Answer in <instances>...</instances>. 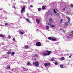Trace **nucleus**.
I'll use <instances>...</instances> for the list:
<instances>
[{
	"mask_svg": "<svg viewBox=\"0 0 73 73\" xmlns=\"http://www.w3.org/2000/svg\"><path fill=\"white\" fill-rule=\"evenodd\" d=\"M48 39L50 40H51L52 41H57L59 40V39H57V38L54 37H49Z\"/></svg>",
	"mask_w": 73,
	"mask_h": 73,
	"instance_id": "obj_1",
	"label": "nucleus"
},
{
	"mask_svg": "<svg viewBox=\"0 0 73 73\" xmlns=\"http://www.w3.org/2000/svg\"><path fill=\"white\" fill-rule=\"evenodd\" d=\"M46 52H47L48 53H46V52H43L42 53L43 55H44V56H46L50 55L51 53H52V51H50L46 50Z\"/></svg>",
	"mask_w": 73,
	"mask_h": 73,
	"instance_id": "obj_2",
	"label": "nucleus"
},
{
	"mask_svg": "<svg viewBox=\"0 0 73 73\" xmlns=\"http://www.w3.org/2000/svg\"><path fill=\"white\" fill-rule=\"evenodd\" d=\"M25 6H24L23 7V8L21 10V13H24L25 12Z\"/></svg>",
	"mask_w": 73,
	"mask_h": 73,
	"instance_id": "obj_3",
	"label": "nucleus"
},
{
	"mask_svg": "<svg viewBox=\"0 0 73 73\" xmlns=\"http://www.w3.org/2000/svg\"><path fill=\"white\" fill-rule=\"evenodd\" d=\"M33 64H34V65H35V66H38L39 65L38 62L37 61L35 62H33Z\"/></svg>",
	"mask_w": 73,
	"mask_h": 73,
	"instance_id": "obj_4",
	"label": "nucleus"
},
{
	"mask_svg": "<svg viewBox=\"0 0 73 73\" xmlns=\"http://www.w3.org/2000/svg\"><path fill=\"white\" fill-rule=\"evenodd\" d=\"M9 57V55H5L2 56V58H7Z\"/></svg>",
	"mask_w": 73,
	"mask_h": 73,
	"instance_id": "obj_5",
	"label": "nucleus"
},
{
	"mask_svg": "<svg viewBox=\"0 0 73 73\" xmlns=\"http://www.w3.org/2000/svg\"><path fill=\"white\" fill-rule=\"evenodd\" d=\"M19 33L20 35H24V33H25V32L23 30H21V31H19Z\"/></svg>",
	"mask_w": 73,
	"mask_h": 73,
	"instance_id": "obj_6",
	"label": "nucleus"
},
{
	"mask_svg": "<svg viewBox=\"0 0 73 73\" xmlns=\"http://www.w3.org/2000/svg\"><path fill=\"white\" fill-rule=\"evenodd\" d=\"M36 45L37 46H41V42H38L36 43Z\"/></svg>",
	"mask_w": 73,
	"mask_h": 73,
	"instance_id": "obj_7",
	"label": "nucleus"
},
{
	"mask_svg": "<svg viewBox=\"0 0 73 73\" xmlns=\"http://www.w3.org/2000/svg\"><path fill=\"white\" fill-rule=\"evenodd\" d=\"M23 48L24 49H29V46L27 45H25Z\"/></svg>",
	"mask_w": 73,
	"mask_h": 73,
	"instance_id": "obj_8",
	"label": "nucleus"
},
{
	"mask_svg": "<svg viewBox=\"0 0 73 73\" xmlns=\"http://www.w3.org/2000/svg\"><path fill=\"white\" fill-rule=\"evenodd\" d=\"M44 66L46 67L48 65H50V63H46L44 64Z\"/></svg>",
	"mask_w": 73,
	"mask_h": 73,
	"instance_id": "obj_9",
	"label": "nucleus"
},
{
	"mask_svg": "<svg viewBox=\"0 0 73 73\" xmlns=\"http://www.w3.org/2000/svg\"><path fill=\"white\" fill-rule=\"evenodd\" d=\"M54 13H55L56 14V15H57V16H58V15H59V14L57 13V12H56V10L54 9Z\"/></svg>",
	"mask_w": 73,
	"mask_h": 73,
	"instance_id": "obj_10",
	"label": "nucleus"
},
{
	"mask_svg": "<svg viewBox=\"0 0 73 73\" xmlns=\"http://www.w3.org/2000/svg\"><path fill=\"white\" fill-rule=\"evenodd\" d=\"M66 18L67 19H68V23L69 24H70V18L69 17H66Z\"/></svg>",
	"mask_w": 73,
	"mask_h": 73,
	"instance_id": "obj_11",
	"label": "nucleus"
},
{
	"mask_svg": "<svg viewBox=\"0 0 73 73\" xmlns=\"http://www.w3.org/2000/svg\"><path fill=\"white\" fill-rule=\"evenodd\" d=\"M68 9V7H67V6H65L64 8L63 9V11H65V9Z\"/></svg>",
	"mask_w": 73,
	"mask_h": 73,
	"instance_id": "obj_12",
	"label": "nucleus"
},
{
	"mask_svg": "<svg viewBox=\"0 0 73 73\" xmlns=\"http://www.w3.org/2000/svg\"><path fill=\"white\" fill-rule=\"evenodd\" d=\"M5 36H6L5 35H3V34H0V37H5Z\"/></svg>",
	"mask_w": 73,
	"mask_h": 73,
	"instance_id": "obj_13",
	"label": "nucleus"
},
{
	"mask_svg": "<svg viewBox=\"0 0 73 73\" xmlns=\"http://www.w3.org/2000/svg\"><path fill=\"white\" fill-rule=\"evenodd\" d=\"M22 68L23 69V70H24V71H27V70H28V69H26L24 67H23Z\"/></svg>",
	"mask_w": 73,
	"mask_h": 73,
	"instance_id": "obj_14",
	"label": "nucleus"
},
{
	"mask_svg": "<svg viewBox=\"0 0 73 73\" xmlns=\"http://www.w3.org/2000/svg\"><path fill=\"white\" fill-rule=\"evenodd\" d=\"M6 69H7V70L11 69V67H10V66H9L7 67L6 68Z\"/></svg>",
	"mask_w": 73,
	"mask_h": 73,
	"instance_id": "obj_15",
	"label": "nucleus"
},
{
	"mask_svg": "<svg viewBox=\"0 0 73 73\" xmlns=\"http://www.w3.org/2000/svg\"><path fill=\"white\" fill-rule=\"evenodd\" d=\"M49 21L50 23H52V19L51 18H50Z\"/></svg>",
	"mask_w": 73,
	"mask_h": 73,
	"instance_id": "obj_16",
	"label": "nucleus"
},
{
	"mask_svg": "<svg viewBox=\"0 0 73 73\" xmlns=\"http://www.w3.org/2000/svg\"><path fill=\"white\" fill-rule=\"evenodd\" d=\"M3 13H4L5 15H6V14H7V13H8V12H6L4 10H3Z\"/></svg>",
	"mask_w": 73,
	"mask_h": 73,
	"instance_id": "obj_17",
	"label": "nucleus"
},
{
	"mask_svg": "<svg viewBox=\"0 0 73 73\" xmlns=\"http://www.w3.org/2000/svg\"><path fill=\"white\" fill-rule=\"evenodd\" d=\"M0 19H3V20H4V19H5V20H7V17H5V18H1V17H0Z\"/></svg>",
	"mask_w": 73,
	"mask_h": 73,
	"instance_id": "obj_18",
	"label": "nucleus"
},
{
	"mask_svg": "<svg viewBox=\"0 0 73 73\" xmlns=\"http://www.w3.org/2000/svg\"><path fill=\"white\" fill-rule=\"evenodd\" d=\"M36 21L37 23L38 24L40 23V20H38V19H36Z\"/></svg>",
	"mask_w": 73,
	"mask_h": 73,
	"instance_id": "obj_19",
	"label": "nucleus"
},
{
	"mask_svg": "<svg viewBox=\"0 0 73 73\" xmlns=\"http://www.w3.org/2000/svg\"><path fill=\"white\" fill-rule=\"evenodd\" d=\"M31 62H28L27 63V65H28V66H29V65H31Z\"/></svg>",
	"mask_w": 73,
	"mask_h": 73,
	"instance_id": "obj_20",
	"label": "nucleus"
},
{
	"mask_svg": "<svg viewBox=\"0 0 73 73\" xmlns=\"http://www.w3.org/2000/svg\"><path fill=\"white\" fill-rule=\"evenodd\" d=\"M67 39H70V38H71L72 39H73V37H67Z\"/></svg>",
	"mask_w": 73,
	"mask_h": 73,
	"instance_id": "obj_21",
	"label": "nucleus"
},
{
	"mask_svg": "<svg viewBox=\"0 0 73 73\" xmlns=\"http://www.w3.org/2000/svg\"><path fill=\"white\" fill-rule=\"evenodd\" d=\"M42 8L43 10L45 9V7L44 6H42Z\"/></svg>",
	"mask_w": 73,
	"mask_h": 73,
	"instance_id": "obj_22",
	"label": "nucleus"
},
{
	"mask_svg": "<svg viewBox=\"0 0 73 73\" xmlns=\"http://www.w3.org/2000/svg\"><path fill=\"white\" fill-rule=\"evenodd\" d=\"M47 13L48 14V15H51V13H52L50 11H48V12Z\"/></svg>",
	"mask_w": 73,
	"mask_h": 73,
	"instance_id": "obj_23",
	"label": "nucleus"
},
{
	"mask_svg": "<svg viewBox=\"0 0 73 73\" xmlns=\"http://www.w3.org/2000/svg\"><path fill=\"white\" fill-rule=\"evenodd\" d=\"M60 60H65V58L64 57H62L60 58Z\"/></svg>",
	"mask_w": 73,
	"mask_h": 73,
	"instance_id": "obj_24",
	"label": "nucleus"
},
{
	"mask_svg": "<svg viewBox=\"0 0 73 73\" xmlns=\"http://www.w3.org/2000/svg\"><path fill=\"white\" fill-rule=\"evenodd\" d=\"M3 15V14L1 12H0V17H2V16Z\"/></svg>",
	"mask_w": 73,
	"mask_h": 73,
	"instance_id": "obj_25",
	"label": "nucleus"
},
{
	"mask_svg": "<svg viewBox=\"0 0 73 73\" xmlns=\"http://www.w3.org/2000/svg\"><path fill=\"white\" fill-rule=\"evenodd\" d=\"M68 22H65V26H68Z\"/></svg>",
	"mask_w": 73,
	"mask_h": 73,
	"instance_id": "obj_26",
	"label": "nucleus"
},
{
	"mask_svg": "<svg viewBox=\"0 0 73 73\" xmlns=\"http://www.w3.org/2000/svg\"><path fill=\"white\" fill-rule=\"evenodd\" d=\"M26 20H27L28 23H30V21L28 19H26Z\"/></svg>",
	"mask_w": 73,
	"mask_h": 73,
	"instance_id": "obj_27",
	"label": "nucleus"
},
{
	"mask_svg": "<svg viewBox=\"0 0 73 73\" xmlns=\"http://www.w3.org/2000/svg\"><path fill=\"white\" fill-rule=\"evenodd\" d=\"M7 54H11V52H7Z\"/></svg>",
	"mask_w": 73,
	"mask_h": 73,
	"instance_id": "obj_28",
	"label": "nucleus"
},
{
	"mask_svg": "<svg viewBox=\"0 0 73 73\" xmlns=\"http://www.w3.org/2000/svg\"><path fill=\"white\" fill-rule=\"evenodd\" d=\"M63 67H64V66L62 64V65H60V67L61 68H62Z\"/></svg>",
	"mask_w": 73,
	"mask_h": 73,
	"instance_id": "obj_29",
	"label": "nucleus"
},
{
	"mask_svg": "<svg viewBox=\"0 0 73 73\" xmlns=\"http://www.w3.org/2000/svg\"><path fill=\"white\" fill-rule=\"evenodd\" d=\"M48 25H49L50 27V26H51V23H48Z\"/></svg>",
	"mask_w": 73,
	"mask_h": 73,
	"instance_id": "obj_30",
	"label": "nucleus"
},
{
	"mask_svg": "<svg viewBox=\"0 0 73 73\" xmlns=\"http://www.w3.org/2000/svg\"><path fill=\"white\" fill-rule=\"evenodd\" d=\"M50 27H55V26L54 25H51V26H50Z\"/></svg>",
	"mask_w": 73,
	"mask_h": 73,
	"instance_id": "obj_31",
	"label": "nucleus"
},
{
	"mask_svg": "<svg viewBox=\"0 0 73 73\" xmlns=\"http://www.w3.org/2000/svg\"><path fill=\"white\" fill-rule=\"evenodd\" d=\"M54 60V58L53 57L52 58H51V61H53Z\"/></svg>",
	"mask_w": 73,
	"mask_h": 73,
	"instance_id": "obj_32",
	"label": "nucleus"
},
{
	"mask_svg": "<svg viewBox=\"0 0 73 73\" xmlns=\"http://www.w3.org/2000/svg\"><path fill=\"white\" fill-rule=\"evenodd\" d=\"M46 29H49V27L48 26L46 27Z\"/></svg>",
	"mask_w": 73,
	"mask_h": 73,
	"instance_id": "obj_33",
	"label": "nucleus"
},
{
	"mask_svg": "<svg viewBox=\"0 0 73 73\" xmlns=\"http://www.w3.org/2000/svg\"><path fill=\"white\" fill-rule=\"evenodd\" d=\"M41 8H39L38 9V11H41Z\"/></svg>",
	"mask_w": 73,
	"mask_h": 73,
	"instance_id": "obj_34",
	"label": "nucleus"
},
{
	"mask_svg": "<svg viewBox=\"0 0 73 73\" xmlns=\"http://www.w3.org/2000/svg\"><path fill=\"white\" fill-rule=\"evenodd\" d=\"M11 54L12 55H14L15 54V52H12L11 53Z\"/></svg>",
	"mask_w": 73,
	"mask_h": 73,
	"instance_id": "obj_35",
	"label": "nucleus"
},
{
	"mask_svg": "<svg viewBox=\"0 0 73 73\" xmlns=\"http://www.w3.org/2000/svg\"><path fill=\"white\" fill-rule=\"evenodd\" d=\"M6 44V43H5L4 42H3L1 43V44L2 45H5Z\"/></svg>",
	"mask_w": 73,
	"mask_h": 73,
	"instance_id": "obj_36",
	"label": "nucleus"
},
{
	"mask_svg": "<svg viewBox=\"0 0 73 73\" xmlns=\"http://www.w3.org/2000/svg\"><path fill=\"white\" fill-rule=\"evenodd\" d=\"M66 13L67 14H69L70 13V12H69V11H67V12H66Z\"/></svg>",
	"mask_w": 73,
	"mask_h": 73,
	"instance_id": "obj_37",
	"label": "nucleus"
},
{
	"mask_svg": "<svg viewBox=\"0 0 73 73\" xmlns=\"http://www.w3.org/2000/svg\"><path fill=\"white\" fill-rule=\"evenodd\" d=\"M70 7H72V8H73V5L72 4H71L70 5Z\"/></svg>",
	"mask_w": 73,
	"mask_h": 73,
	"instance_id": "obj_38",
	"label": "nucleus"
},
{
	"mask_svg": "<svg viewBox=\"0 0 73 73\" xmlns=\"http://www.w3.org/2000/svg\"><path fill=\"white\" fill-rule=\"evenodd\" d=\"M2 37L3 39H4L5 38H7V37Z\"/></svg>",
	"mask_w": 73,
	"mask_h": 73,
	"instance_id": "obj_39",
	"label": "nucleus"
},
{
	"mask_svg": "<svg viewBox=\"0 0 73 73\" xmlns=\"http://www.w3.org/2000/svg\"><path fill=\"white\" fill-rule=\"evenodd\" d=\"M54 64L55 65H57V64H58V63L57 62H55L54 63Z\"/></svg>",
	"mask_w": 73,
	"mask_h": 73,
	"instance_id": "obj_40",
	"label": "nucleus"
},
{
	"mask_svg": "<svg viewBox=\"0 0 73 73\" xmlns=\"http://www.w3.org/2000/svg\"><path fill=\"white\" fill-rule=\"evenodd\" d=\"M13 8H14V9H16V7H15V6H13Z\"/></svg>",
	"mask_w": 73,
	"mask_h": 73,
	"instance_id": "obj_41",
	"label": "nucleus"
},
{
	"mask_svg": "<svg viewBox=\"0 0 73 73\" xmlns=\"http://www.w3.org/2000/svg\"><path fill=\"white\" fill-rule=\"evenodd\" d=\"M8 23H5V25H8Z\"/></svg>",
	"mask_w": 73,
	"mask_h": 73,
	"instance_id": "obj_42",
	"label": "nucleus"
},
{
	"mask_svg": "<svg viewBox=\"0 0 73 73\" xmlns=\"http://www.w3.org/2000/svg\"><path fill=\"white\" fill-rule=\"evenodd\" d=\"M62 21H63V19H61L60 20V22H61V23H62Z\"/></svg>",
	"mask_w": 73,
	"mask_h": 73,
	"instance_id": "obj_43",
	"label": "nucleus"
},
{
	"mask_svg": "<svg viewBox=\"0 0 73 73\" xmlns=\"http://www.w3.org/2000/svg\"><path fill=\"white\" fill-rule=\"evenodd\" d=\"M35 57H37L38 56L37 54H35Z\"/></svg>",
	"mask_w": 73,
	"mask_h": 73,
	"instance_id": "obj_44",
	"label": "nucleus"
},
{
	"mask_svg": "<svg viewBox=\"0 0 73 73\" xmlns=\"http://www.w3.org/2000/svg\"><path fill=\"white\" fill-rule=\"evenodd\" d=\"M70 36L71 37H72V36H73V34H71L70 35Z\"/></svg>",
	"mask_w": 73,
	"mask_h": 73,
	"instance_id": "obj_45",
	"label": "nucleus"
},
{
	"mask_svg": "<svg viewBox=\"0 0 73 73\" xmlns=\"http://www.w3.org/2000/svg\"><path fill=\"white\" fill-rule=\"evenodd\" d=\"M30 7H31V8H33V5H31Z\"/></svg>",
	"mask_w": 73,
	"mask_h": 73,
	"instance_id": "obj_46",
	"label": "nucleus"
},
{
	"mask_svg": "<svg viewBox=\"0 0 73 73\" xmlns=\"http://www.w3.org/2000/svg\"><path fill=\"white\" fill-rule=\"evenodd\" d=\"M3 50H6V49H5V48H3Z\"/></svg>",
	"mask_w": 73,
	"mask_h": 73,
	"instance_id": "obj_47",
	"label": "nucleus"
},
{
	"mask_svg": "<svg viewBox=\"0 0 73 73\" xmlns=\"http://www.w3.org/2000/svg\"><path fill=\"white\" fill-rule=\"evenodd\" d=\"M63 32H64V33H65V30H63Z\"/></svg>",
	"mask_w": 73,
	"mask_h": 73,
	"instance_id": "obj_48",
	"label": "nucleus"
},
{
	"mask_svg": "<svg viewBox=\"0 0 73 73\" xmlns=\"http://www.w3.org/2000/svg\"><path fill=\"white\" fill-rule=\"evenodd\" d=\"M66 56H68L69 55V54H65Z\"/></svg>",
	"mask_w": 73,
	"mask_h": 73,
	"instance_id": "obj_49",
	"label": "nucleus"
},
{
	"mask_svg": "<svg viewBox=\"0 0 73 73\" xmlns=\"http://www.w3.org/2000/svg\"><path fill=\"white\" fill-rule=\"evenodd\" d=\"M71 33H72V34H73V31H71Z\"/></svg>",
	"mask_w": 73,
	"mask_h": 73,
	"instance_id": "obj_50",
	"label": "nucleus"
},
{
	"mask_svg": "<svg viewBox=\"0 0 73 73\" xmlns=\"http://www.w3.org/2000/svg\"><path fill=\"white\" fill-rule=\"evenodd\" d=\"M20 16H21L20 15V14L18 15V16H19V17H21Z\"/></svg>",
	"mask_w": 73,
	"mask_h": 73,
	"instance_id": "obj_51",
	"label": "nucleus"
},
{
	"mask_svg": "<svg viewBox=\"0 0 73 73\" xmlns=\"http://www.w3.org/2000/svg\"><path fill=\"white\" fill-rule=\"evenodd\" d=\"M21 3H23V4H25V3H24V2L23 1H22V2H21Z\"/></svg>",
	"mask_w": 73,
	"mask_h": 73,
	"instance_id": "obj_52",
	"label": "nucleus"
},
{
	"mask_svg": "<svg viewBox=\"0 0 73 73\" xmlns=\"http://www.w3.org/2000/svg\"><path fill=\"white\" fill-rule=\"evenodd\" d=\"M13 41H15V39L14 38H13Z\"/></svg>",
	"mask_w": 73,
	"mask_h": 73,
	"instance_id": "obj_53",
	"label": "nucleus"
},
{
	"mask_svg": "<svg viewBox=\"0 0 73 73\" xmlns=\"http://www.w3.org/2000/svg\"><path fill=\"white\" fill-rule=\"evenodd\" d=\"M27 15H29V13H27Z\"/></svg>",
	"mask_w": 73,
	"mask_h": 73,
	"instance_id": "obj_54",
	"label": "nucleus"
},
{
	"mask_svg": "<svg viewBox=\"0 0 73 73\" xmlns=\"http://www.w3.org/2000/svg\"><path fill=\"white\" fill-rule=\"evenodd\" d=\"M13 71H14V70H13V69L12 70V72H13Z\"/></svg>",
	"mask_w": 73,
	"mask_h": 73,
	"instance_id": "obj_55",
	"label": "nucleus"
},
{
	"mask_svg": "<svg viewBox=\"0 0 73 73\" xmlns=\"http://www.w3.org/2000/svg\"><path fill=\"white\" fill-rule=\"evenodd\" d=\"M1 25V26H4V25Z\"/></svg>",
	"mask_w": 73,
	"mask_h": 73,
	"instance_id": "obj_56",
	"label": "nucleus"
},
{
	"mask_svg": "<svg viewBox=\"0 0 73 73\" xmlns=\"http://www.w3.org/2000/svg\"><path fill=\"white\" fill-rule=\"evenodd\" d=\"M69 58H71V56H69Z\"/></svg>",
	"mask_w": 73,
	"mask_h": 73,
	"instance_id": "obj_57",
	"label": "nucleus"
},
{
	"mask_svg": "<svg viewBox=\"0 0 73 73\" xmlns=\"http://www.w3.org/2000/svg\"><path fill=\"white\" fill-rule=\"evenodd\" d=\"M11 37H9V38H11Z\"/></svg>",
	"mask_w": 73,
	"mask_h": 73,
	"instance_id": "obj_58",
	"label": "nucleus"
},
{
	"mask_svg": "<svg viewBox=\"0 0 73 73\" xmlns=\"http://www.w3.org/2000/svg\"><path fill=\"white\" fill-rule=\"evenodd\" d=\"M73 56V54H71V55H70V56Z\"/></svg>",
	"mask_w": 73,
	"mask_h": 73,
	"instance_id": "obj_59",
	"label": "nucleus"
},
{
	"mask_svg": "<svg viewBox=\"0 0 73 73\" xmlns=\"http://www.w3.org/2000/svg\"><path fill=\"white\" fill-rule=\"evenodd\" d=\"M8 37H11V36H10V35H9Z\"/></svg>",
	"mask_w": 73,
	"mask_h": 73,
	"instance_id": "obj_60",
	"label": "nucleus"
},
{
	"mask_svg": "<svg viewBox=\"0 0 73 73\" xmlns=\"http://www.w3.org/2000/svg\"><path fill=\"white\" fill-rule=\"evenodd\" d=\"M1 9V10H2V9Z\"/></svg>",
	"mask_w": 73,
	"mask_h": 73,
	"instance_id": "obj_61",
	"label": "nucleus"
},
{
	"mask_svg": "<svg viewBox=\"0 0 73 73\" xmlns=\"http://www.w3.org/2000/svg\"><path fill=\"white\" fill-rule=\"evenodd\" d=\"M27 44H28V42H27Z\"/></svg>",
	"mask_w": 73,
	"mask_h": 73,
	"instance_id": "obj_62",
	"label": "nucleus"
},
{
	"mask_svg": "<svg viewBox=\"0 0 73 73\" xmlns=\"http://www.w3.org/2000/svg\"><path fill=\"white\" fill-rule=\"evenodd\" d=\"M67 37H69V36H67Z\"/></svg>",
	"mask_w": 73,
	"mask_h": 73,
	"instance_id": "obj_63",
	"label": "nucleus"
},
{
	"mask_svg": "<svg viewBox=\"0 0 73 73\" xmlns=\"http://www.w3.org/2000/svg\"><path fill=\"white\" fill-rule=\"evenodd\" d=\"M7 0H5V1H6Z\"/></svg>",
	"mask_w": 73,
	"mask_h": 73,
	"instance_id": "obj_64",
	"label": "nucleus"
}]
</instances>
